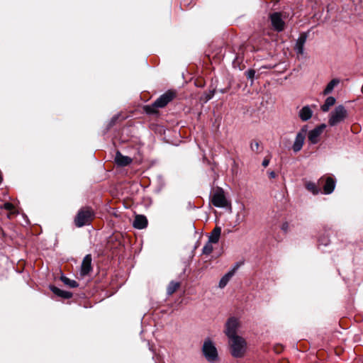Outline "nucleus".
Returning <instances> with one entry per match:
<instances>
[{"label": "nucleus", "mask_w": 363, "mask_h": 363, "mask_svg": "<svg viewBox=\"0 0 363 363\" xmlns=\"http://www.w3.org/2000/svg\"><path fill=\"white\" fill-rule=\"evenodd\" d=\"M231 354L236 358L242 357L246 351V342L242 337L230 340Z\"/></svg>", "instance_id": "4"}, {"label": "nucleus", "mask_w": 363, "mask_h": 363, "mask_svg": "<svg viewBox=\"0 0 363 363\" xmlns=\"http://www.w3.org/2000/svg\"><path fill=\"white\" fill-rule=\"evenodd\" d=\"M308 133V125H304L302 126L301 130L298 132L296 135L294 142L292 145V150L294 152H297L300 151L304 144L306 136Z\"/></svg>", "instance_id": "7"}, {"label": "nucleus", "mask_w": 363, "mask_h": 363, "mask_svg": "<svg viewBox=\"0 0 363 363\" xmlns=\"http://www.w3.org/2000/svg\"><path fill=\"white\" fill-rule=\"evenodd\" d=\"M255 74V71L253 69H249L246 72V76L247 79H253Z\"/></svg>", "instance_id": "29"}, {"label": "nucleus", "mask_w": 363, "mask_h": 363, "mask_svg": "<svg viewBox=\"0 0 363 363\" xmlns=\"http://www.w3.org/2000/svg\"><path fill=\"white\" fill-rule=\"evenodd\" d=\"M115 161H116V165L118 167H125V166H128V164H130L133 160H115Z\"/></svg>", "instance_id": "28"}, {"label": "nucleus", "mask_w": 363, "mask_h": 363, "mask_svg": "<svg viewBox=\"0 0 363 363\" xmlns=\"http://www.w3.org/2000/svg\"><path fill=\"white\" fill-rule=\"evenodd\" d=\"M61 281L70 288H77L79 286L78 283L75 280L70 279L65 276L61 277Z\"/></svg>", "instance_id": "23"}, {"label": "nucleus", "mask_w": 363, "mask_h": 363, "mask_svg": "<svg viewBox=\"0 0 363 363\" xmlns=\"http://www.w3.org/2000/svg\"><path fill=\"white\" fill-rule=\"evenodd\" d=\"M202 352L206 359L210 362H213L218 359L217 350L209 339L204 341Z\"/></svg>", "instance_id": "6"}, {"label": "nucleus", "mask_w": 363, "mask_h": 363, "mask_svg": "<svg viewBox=\"0 0 363 363\" xmlns=\"http://www.w3.org/2000/svg\"><path fill=\"white\" fill-rule=\"evenodd\" d=\"M247 216L246 207L244 203L240 202L239 203L238 209L235 215V223L236 225L242 223Z\"/></svg>", "instance_id": "13"}, {"label": "nucleus", "mask_w": 363, "mask_h": 363, "mask_svg": "<svg viewBox=\"0 0 363 363\" xmlns=\"http://www.w3.org/2000/svg\"><path fill=\"white\" fill-rule=\"evenodd\" d=\"M239 323L237 318L234 317L230 318L225 324V335L228 336L229 340L233 339L235 337H239L237 335V329L238 328Z\"/></svg>", "instance_id": "8"}, {"label": "nucleus", "mask_w": 363, "mask_h": 363, "mask_svg": "<svg viewBox=\"0 0 363 363\" xmlns=\"http://www.w3.org/2000/svg\"><path fill=\"white\" fill-rule=\"evenodd\" d=\"M133 225L137 229H144L147 225V219L143 215H137L134 219Z\"/></svg>", "instance_id": "16"}, {"label": "nucleus", "mask_w": 363, "mask_h": 363, "mask_svg": "<svg viewBox=\"0 0 363 363\" xmlns=\"http://www.w3.org/2000/svg\"><path fill=\"white\" fill-rule=\"evenodd\" d=\"M221 233V228L220 227H216L212 232L211 233L209 237H208V241L209 242L212 243H217L219 240L220 236Z\"/></svg>", "instance_id": "19"}, {"label": "nucleus", "mask_w": 363, "mask_h": 363, "mask_svg": "<svg viewBox=\"0 0 363 363\" xmlns=\"http://www.w3.org/2000/svg\"><path fill=\"white\" fill-rule=\"evenodd\" d=\"M91 270V255H86L82 260L80 274L82 276H86L89 274Z\"/></svg>", "instance_id": "11"}, {"label": "nucleus", "mask_w": 363, "mask_h": 363, "mask_svg": "<svg viewBox=\"0 0 363 363\" xmlns=\"http://www.w3.org/2000/svg\"><path fill=\"white\" fill-rule=\"evenodd\" d=\"M269 160H263L262 162V166L266 167L269 165Z\"/></svg>", "instance_id": "33"}, {"label": "nucleus", "mask_w": 363, "mask_h": 363, "mask_svg": "<svg viewBox=\"0 0 363 363\" xmlns=\"http://www.w3.org/2000/svg\"><path fill=\"white\" fill-rule=\"evenodd\" d=\"M325 128L326 125L323 123L310 130L308 133V141L312 144H317L320 141V135Z\"/></svg>", "instance_id": "9"}, {"label": "nucleus", "mask_w": 363, "mask_h": 363, "mask_svg": "<svg viewBox=\"0 0 363 363\" xmlns=\"http://www.w3.org/2000/svg\"><path fill=\"white\" fill-rule=\"evenodd\" d=\"M306 188L311 191L313 194L316 195L319 193L320 190L314 182H308L306 184Z\"/></svg>", "instance_id": "25"}, {"label": "nucleus", "mask_w": 363, "mask_h": 363, "mask_svg": "<svg viewBox=\"0 0 363 363\" xmlns=\"http://www.w3.org/2000/svg\"><path fill=\"white\" fill-rule=\"evenodd\" d=\"M212 204L217 208H230L231 209L230 201L226 198L225 192L222 188H216L211 197Z\"/></svg>", "instance_id": "3"}, {"label": "nucleus", "mask_w": 363, "mask_h": 363, "mask_svg": "<svg viewBox=\"0 0 363 363\" xmlns=\"http://www.w3.org/2000/svg\"><path fill=\"white\" fill-rule=\"evenodd\" d=\"M240 265L238 263H237L234 267L233 268L230 270L229 272H233V274H235V272L238 270V269L239 268Z\"/></svg>", "instance_id": "32"}, {"label": "nucleus", "mask_w": 363, "mask_h": 363, "mask_svg": "<svg viewBox=\"0 0 363 363\" xmlns=\"http://www.w3.org/2000/svg\"><path fill=\"white\" fill-rule=\"evenodd\" d=\"M313 111L308 105L304 106L298 111V117L302 121H307L313 116Z\"/></svg>", "instance_id": "15"}, {"label": "nucleus", "mask_w": 363, "mask_h": 363, "mask_svg": "<svg viewBox=\"0 0 363 363\" xmlns=\"http://www.w3.org/2000/svg\"><path fill=\"white\" fill-rule=\"evenodd\" d=\"M0 208H4V209L10 211L11 214L15 213L14 206L11 203H9V202L5 203L3 206H0Z\"/></svg>", "instance_id": "27"}, {"label": "nucleus", "mask_w": 363, "mask_h": 363, "mask_svg": "<svg viewBox=\"0 0 363 363\" xmlns=\"http://www.w3.org/2000/svg\"><path fill=\"white\" fill-rule=\"evenodd\" d=\"M268 175H269V178H271V179H274L277 177V174L274 171H269Z\"/></svg>", "instance_id": "30"}, {"label": "nucleus", "mask_w": 363, "mask_h": 363, "mask_svg": "<svg viewBox=\"0 0 363 363\" xmlns=\"http://www.w3.org/2000/svg\"><path fill=\"white\" fill-rule=\"evenodd\" d=\"M307 34L306 33H303L300 35L298 38L296 40L294 50L297 55H301L303 54L304 51V45L306 43V41L307 40Z\"/></svg>", "instance_id": "12"}, {"label": "nucleus", "mask_w": 363, "mask_h": 363, "mask_svg": "<svg viewBox=\"0 0 363 363\" xmlns=\"http://www.w3.org/2000/svg\"><path fill=\"white\" fill-rule=\"evenodd\" d=\"M93 215V211L89 208L80 209L74 219L75 225L79 228L88 225Z\"/></svg>", "instance_id": "5"}, {"label": "nucleus", "mask_w": 363, "mask_h": 363, "mask_svg": "<svg viewBox=\"0 0 363 363\" xmlns=\"http://www.w3.org/2000/svg\"><path fill=\"white\" fill-rule=\"evenodd\" d=\"M175 96L176 93L174 91H167L160 96L152 104L146 106L145 110L149 114L155 113L157 112L156 108L164 107Z\"/></svg>", "instance_id": "1"}, {"label": "nucleus", "mask_w": 363, "mask_h": 363, "mask_svg": "<svg viewBox=\"0 0 363 363\" xmlns=\"http://www.w3.org/2000/svg\"><path fill=\"white\" fill-rule=\"evenodd\" d=\"M320 181L324 182V194H330L334 191L335 187V182L332 177H328L325 179L321 178Z\"/></svg>", "instance_id": "14"}, {"label": "nucleus", "mask_w": 363, "mask_h": 363, "mask_svg": "<svg viewBox=\"0 0 363 363\" xmlns=\"http://www.w3.org/2000/svg\"><path fill=\"white\" fill-rule=\"evenodd\" d=\"M180 284L178 281H172L167 289V293L168 295H172L173 293H174L177 289L179 287Z\"/></svg>", "instance_id": "24"}, {"label": "nucleus", "mask_w": 363, "mask_h": 363, "mask_svg": "<svg viewBox=\"0 0 363 363\" xmlns=\"http://www.w3.org/2000/svg\"><path fill=\"white\" fill-rule=\"evenodd\" d=\"M270 20L272 26L275 30L280 32L284 29L285 23L280 13L276 12L271 14Z\"/></svg>", "instance_id": "10"}, {"label": "nucleus", "mask_w": 363, "mask_h": 363, "mask_svg": "<svg viewBox=\"0 0 363 363\" xmlns=\"http://www.w3.org/2000/svg\"><path fill=\"white\" fill-rule=\"evenodd\" d=\"M348 116V112L343 105L337 106L328 116L330 126H335L345 121Z\"/></svg>", "instance_id": "2"}, {"label": "nucleus", "mask_w": 363, "mask_h": 363, "mask_svg": "<svg viewBox=\"0 0 363 363\" xmlns=\"http://www.w3.org/2000/svg\"><path fill=\"white\" fill-rule=\"evenodd\" d=\"M336 99L333 96H328L325 100L324 104L320 106V109L323 112H328L330 107L335 105Z\"/></svg>", "instance_id": "20"}, {"label": "nucleus", "mask_w": 363, "mask_h": 363, "mask_svg": "<svg viewBox=\"0 0 363 363\" xmlns=\"http://www.w3.org/2000/svg\"><path fill=\"white\" fill-rule=\"evenodd\" d=\"M250 149L256 153L262 152V147L261 146V143L257 140H252L250 142Z\"/></svg>", "instance_id": "22"}, {"label": "nucleus", "mask_w": 363, "mask_h": 363, "mask_svg": "<svg viewBox=\"0 0 363 363\" xmlns=\"http://www.w3.org/2000/svg\"><path fill=\"white\" fill-rule=\"evenodd\" d=\"M233 272H228V273H226L220 280L219 281V287L220 288H224L227 284L229 282L230 279L233 277Z\"/></svg>", "instance_id": "21"}, {"label": "nucleus", "mask_w": 363, "mask_h": 363, "mask_svg": "<svg viewBox=\"0 0 363 363\" xmlns=\"http://www.w3.org/2000/svg\"><path fill=\"white\" fill-rule=\"evenodd\" d=\"M212 242H209V241L203 246V249H202V253L203 255H210L213 248V246H212Z\"/></svg>", "instance_id": "26"}, {"label": "nucleus", "mask_w": 363, "mask_h": 363, "mask_svg": "<svg viewBox=\"0 0 363 363\" xmlns=\"http://www.w3.org/2000/svg\"><path fill=\"white\" fill-rule=\"evenodd\" d=\"M50 289L52 291L53 294H55V295H57L59 297H61V298H63L65 299H68L72 296V292L62 290L55 286H50Z\"/></svg>", "instance_id": "17"}, {"label": "nucleus", "mask_w": 363, "mask_h": 363, "mask_svg": "<svg viewBox=\"0 0 363 363\" xmlns=\"http://www.w3.org/2000/svg\"><path fill=\"white\" fill-rule=\"evenodd\" d=\"M115 159H123V160H125V159H130V158L128 157H124V156L121 155L120 152H117V155H116Z\"/></svg>", "instance_id": "31"}, {"label": "nucleus", "mask_w": 363, "mask_h": 363, "mask_svg": "<svg viewBox=\"0 0 363 363\" xmlns=\"http://www.w3.org/2000/svg\"><path fill=\"white\" fill-rule=\"evenodd\" d=\"M340 83V80L337 78L333 79L325 86L323 91V94L326 96L333 92L334 89Z\"/></svg>", "instance_id": "18"}]
</instances>
